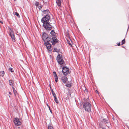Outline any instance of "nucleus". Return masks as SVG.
Listing matches in <instances>:
<instances>
[{
    "label": "nucleus",
    "mask_w": 129,
    "mask_h": 129,
    "mask_svg": "<svg viewBox=\"0 0 129 129\" xmlns=\"http://www.w3.org/2000/svg\"><path fill=\"white\" fill-rule=\"evenodd\" d=\"M42 38L44 40L45 46L46 47L48 51H51L52 50L51 48V40L50 36H48L44 32L43 34Z\"/></svg>",
    "instance_id": "1"
},
{
    "label": "nucleus",
    "mask_w": 129,
    "mask_h": 129,
    "mask_svg": "<svg viewBox=\"0 0 129 129\" xmlns=\"http://www.w3.org/2000/svg\"><path fill=\"white\" fill-rule=\"evenodd\" d=\"M50 34L51 35L50 36L51 40V43L52 45H54L55 44L58 42V40L57 39L56 37L55 36V33L54 30H52L50 32Z\"/></svg>",
    "instance_id": "2"
},
{
    "label": "nucleus",
    "mask_w": 129,
    "mask_h": 129,
    "mask_svg": "<svg viewBox=\"0 0 129 129\" xmlns=\"http://www.w3.org/2000/svg\"><path fill=\"white\" fill-rule=\"evenodd\" d=\"M83 107L84 108L85 111L88 112H91V105L88 102H85L83 104Z\"/></svg>",
    "instance_id": "3"
},
{
    "label": "nucleus",
    "mask_w": 129,
    "mask_h": 129,
    "mask_svg": "<svg viewBox=\"0 0 129 129\" xmlns=\"http://www.w3.org/2000/svg\"><path fill=\"white\" fill-rule=\"evenodd\" d=\"M45 16L41 19V21L43 24L45 23H49L50 17L49 15H44Z\"/></svg>",
    "instance_id": "4"
},
{
    "label": "nucleus",
    "mask_w": 129,
    "mask_h": 129,
    "mask_svg": "<svg viewBox=\"0 0 129 129\" xmlns=\"http://www.w3.org/2000/svg\"><path fill=\"white\" fill-rule=\"evenodd\" d=\"M43 26L47 31H49L52 29V27L50 22L43 24Z\"/></svg>",
    "instance_id": "5"
},
{
    "label": "nucleus",
    "mask_w": 129,
    "mask_h": 129,
    "mask_svg": "<svg viewBox=\"0 0 129 129\" xmlns=\"http://www.w3.org/2000/svg\"><path fill=\"white\" fill-rule=\"evenodd\" d=\"M56 59L57 62L59 64L61 65L64 63V61L60 57L59 54H58L57 57Z\"/></svg>",
    "instance_id": "6"
},
{
    "label": "nucleus",
    "mask_w": 129,
    "mask_h": 129,
    "mask_svg": "<svg viewBox=\"0 0 129 129\" xmlns=\"http://www.w3.org/2000/svg\"><path fill=\"white\" fill-rule=\"evenodd\" d=\"M62 71L63 74L64 75L66 76L69 73V69L67 68L66 67H63Z\"/></svg>",
    "instance_id": "7"
},
{
    "label": "nucleus",
    "mask_w": 129,
    "mask_h": 129,
    "mask_svg": "<svg viewBox=\"0 0 129 129\" xmlns=\"http://www.w3.org/2000/svg\"><path fill=\"white\" fill-rule=\"evenodd\" d=\"M20 119L18 118H15L14 119V122L15 125L18 126L20 125L21 123L20 121Z\"/></svg>",
    "instance_id": "8"
},
{
    "label": "nucleus",
    "mask_w": 129,
    "mask_h": 129,
    "mask_svg": "<svg viewBox=\"0 0 129 129\" xmlns=\"http://www.w3.org/2000/svg\"><path fill=\"white\" fill-rule=\"evenodd\" d=\"M9 36L11 37L12 41L13 42H15L16 41L15 37L14 36V33L10 34H9Z\"/></svg>",
    "instance_id": "9"
},
{
    "label": "nucleus",
    "mask_w": 129,
    "mask_h": 129,
    "mask_svg": "<svg viewBox=\"0 0 129 129\" xmlns=\"http://www.w3.org/2000/svg\"><path fill=\"white\" fill-rule=\"evenodd\" d=\"M67 79V77L66 76L62 77L61 78L62 81L64 83H66Z\"/></svg>",
    "instance_id": "10"
},
{
    "label": "nucleus",
    "mask_w": 129,
    "mask_h": 129,
    "mask_svg": "<svg viewBox=\"0 0 129 129\" xmlns=\"http://www.w3.org/2000/svg\"><path fill=\"white\" fill-rule=\"evenodd\" d=\"M42 12L44 15H49L48 14L50 13L48 10L43 11H42Z\"/></svg>",
    "instance_id": "11"
},
{
    "label": "nucleus",
    "mask_w": 129,
    "mask_h": 129,
    "mask_svg": "<svg viewBox=\"0 0 129 129\" xmlns=\"http://www.w3.org/2000/svg\"><path fill=\"white\" fill-rule=\"evenodd\" d=\"M62 2V0H57L56 2L57 6L59 7L61 6V3Z\"/></svg>",
    "instance_id": "12"
},
{
    "label": "nucleus",
    "mask_w": 129,
    "mask_h": 129,
    "mask_svg": "<svg viewBox=\"0 0 129 129\" xmlns=\"http://www.w3.org/2000/svg\"><path fill=\"white\" fill-rule=\"evenodd\" d=\"M9 85L11 86H13V84H14V81L12 80H10L9 81Z\"/></svg>",
    "instance_id": "13"
},
{
    "label": "nucleus",
    "mask_w": 129,
    "mask_h": 129,
    "mask_svg": "<svg viewBox=\"0 0 129 129\" xmlns=\"http://www.w3.org/2000/svg\"><path fill=\"white\" fill-rule=\"evenodd\" d=\"M9 34L14 33V32H13V29L9 27Z\"/></svg>",
    "instance_id": "14"
},
{
    "label": "nucleus",
    "mask_w": 129,
    "mask_h": 129,
    "mask_svg": "<svg viewBox=\"0 0 129 129\" xmlns=\"http://www.w3.org/2000/svg\"><path fill=\"white\" fill-rule=\"evenodd\" d=\"M60 50L59 49H57L56 48H54L53 52H59Z\"/></svg>",
    "instance_id": "15"
},
{
    "label": "nucleus",
    "mask_w": 129,
    "mask_h": 129,
    "mask_svg": "<svg viewBox=\"0 0 129 129\" xmlns=\"http://www.w3.org/2000/svg\"><path fill=\"white\" fill-rule=\"evenodd\" d=\"M5 74V72L4 71H2L0 72V76H3Z\"/></svg>",
    "instance_id": "16"
},
{
    "label": "nucleus",
    "mask_w": 129,
    "mask_h": 129,
    "mask_svg": "<svg viewBox=\"0 0 129 129\" xmlns=\"http://www.w3.org/2000/svg\"><path fill=\"white\" fill-rule=\"evenodd\" d=\"M104 122L105 123H109V121L108 120L106 119H104L103 120Z\"/></svg>",
    "instance_id": "17"
},
{
    "label": "nucleus",
    "mask_w": 129,
    "mask_h": 129,
    "mask_svg": "<svg viewBox=\"0 0 129 129\" xmlns=\"http://www.w3.org/2000/svg\"><path fill=\"white\" fill-rule=\"evenodd\" d=\"M54 100L55 101V102L57 104L58 103H59L58 101V100L56 98V97H54Z\"/></svg>",
    "instance_id": "18"
},
{
    "label": "nucleus",
    "mask_w": 129,
    "mask_h": 129,
    "mask_svg": "<svg viewBox=\"0 0 129 129\" xmlns=\"http://www.w3.org/2000/svg\"><path fill=\"white\" fill-rule=\"evenodd\" d=\"M12 88L13 90L14 93V94H15H15L16 93V92H17L15 90V89L14 87L13 86L12 87Z\"/></svg>",
    "instance_id": "19"
},
{
    "label": "nucleus",
    "mask_w": 129,
    "mask_h": 129,
    "mask_svg": "<svg viewBox=\"0 0 129 129\" xmlns=\"http://www.w3.org/2000/svg\"><path fill=\"white\" fill-rule=\"evenodd\" d=\"M39 2H36L35 4V5L37 7V6L38 7L39 6Z\"/></svg>",
    "instance_id": "20"
},
{
    "label": "nucleus",
    "mask_w": 129,
    "mask_h": 129,
    "mask_svg": "<svg viewBox=\"0 0 129 129\" xmlns=\"http://www.w3.org/2000/svg\"><path fill=\"white\" fill-rule=\"evenodd\" d=\"M15 14L16 15V16H17L19 18L20 17V16L19 14L18 13H17V12H15Z\"/></svg>",
    "instance_id": "21"
},
{
    "label": "nucleus",
    "mask_w": 129,
    "mask_h": 129,
    "mask_svg": "<svg viewBox=\"0 0 129 129\" xmlns=\"http://www.w3.org/2000/svg\"><path fill=\"white\" fill-rule=\"evenodd\" d=\"M53 74L54 76V77H56L57 76L55 72H53Z\"/></svg>",
    "instance_id": "22"
},
{
    "label": "nucleus",
    "mask_w": 129,
    "mask_h": 129,
    "mask_svg": "<svg viewBox=\"0 0 129 129\" xmlns=\"http://www.w3.org/2000/svg\"><path fill=\"white\" fill-rule=\"evenodd\" d=\"M66 86L68 87H70L71 86V85L70 84H66Z\"/></svg>",
    "instance_id": "23"
},
{
    "label": "nucleus",
    "mask_w": 129,
    "mask_h": 129,
    "mask_svg": "<svg viewBox=\"0 0 129 129\" xmlns=\"http://www.w3.org/2000/svg\"><path fill=\"white\" fill-rule=\"evenodd\" d=\"M125 43V39H124L122 41L121 45H123V44H124Z\"/></svg>",
    "instance_id": "24"
},
{
    "label": "nucleus",
    "mask_w": 129,
    "mask_h": 129,
    "mask_svg": "<svg viewBox=\"0 0 129 129\" xmlns=\"http://www.w3.org/2000/svg\"><path fill=\"white\" fill-rule=\"evenodd\" d=\"M48 128V129H53V127L51 126H49Z\"/></svg>",
    "instance_id": "25"
},
{
    "label": "nucleus",
    "mask_w": 129,
    "mask_h": 129,
    "mask_svg": "<svg viewBox=\"0 0 129 129\" xmlns=\"http://www.w3.org/2000/svg\"><path fill=\"white\" fill-rule=\"evenodd\" d=\"M9 71H11V72H13V71H12L13 68H10L9 69Z\"/></svg>",
    "instance_id": "26"
},
{
    "label": "nucleus",
    "mask_w": 129,
    "mask_h": 129,
    "mask_svg": "<svg viewBox=\"0 0 129 129\" xmlns=\"http://www.w3.org/2000/svg\"><path fill=\"white\" fill-rule=\"evenodd\" d=\"M52 94L54 96V98L56 97V94L54 92L52 93Z\"/></svg>",
    "instance_id": "27"
},
{
    "label": "nucleus",
    "mask_w": 129,
    "mask_h": 129,
    "mask_svg": "<svg viewBox=\"0 0 129 129\" xmlns=\"http://www.w3.org/2000/svg\"><path fill=\"white\" fill-rule=\"evenodd\" d=\"M50 88H51V91L52 93L54 92V91H53V89H52L51 88V86H50Z\"/></svg>",
    "instance_id": "28"
},
{
    "label": "nucleus",
    "mask_w": 129,
    "mask_h": 129,
    "mask_svg": "<svg viewBox=\"0 0 129 129\" xmlns=\"http://www.w3.org/2000/svg\"><path fill=\"white\" fill-rule=\"evenodd\" d=\"M42 5H40L39 7V9H41L42 8Z\"/></svg>",
    "instance_id": "29"
},
{
    "label": "nucleus",
    "mask_w": 129,
    "mask_h": 129,
    "mask_svg": "<svg viewBox=\"0 0 129 129\" xmlns=\"http://www.w3.org/2000/svg\"><path fill=\"white\" fill-rule=\"evenodd\" d=\"M58 81V78L55 79V81L56 82H57Z\"/></svg>",
    "instance_id": "30"
},
{
    "label": "nucleus",
    "mask_w": 129,
    "mask_h": 129,
    "mask_svg": "<svg viewBox=\"0 0 129 129\" xmlns=\"http://www.w3.org/2000/svg\"><path fill=\"white\" fill-rule=\"evenodd\" d=\"M47 105L48 106V107L49 108V109H50V107L49 106V105H48V104H47Z\"/></svg>",
    "instance_id": "31"
},
{
    "label": "nucleus",
    "mask_w": 129,
    "mask_h": 129,
    "mask_svg": "<svg viewBox=\"0 0 129 129\" xmlns=\"http://www.w3.org/2000/svg\"><path fill=\"white\" fill-rule=\"evenodd\" d=\"M0 23H1L2 24L3 23V22L2 21H0Z\"/></svg>",
    "instance_id": "32"
},
{
    "label": "nucleus",
    "mask_w": 129,
    "mask_h": 129,
    "mask_svg": "<svg viewBox=\"0 0 129 129\" xmlns=\"http://www.w3.org/2000/svg\"><path fill=\"white\" fill-rule=\"evenodd\" d=\"M117 45L118 46H120V42L117 44Z\"/></svg>",
    "instance_id": "33"
},
{
    "label": "nucleus",
    "mask_w": 129,
    "mask_h": 129,
    "mask_svg": "<svg viewBox=\"0 0 129 129\" xmlns=\"http://www.w3.org/2000/svg\"><path fill=\"white\" fill-rule=\"evenodd\" d=\"M55 77V79H58L57 76L56 77Z\"/></svg>",
    "instance_id": "34"
},
{
    "label": "nucleus",
    "mask_w": 129,
    "mask_h": 129,
    "mask_svg": "<svg viewBox=\"0 0 129 129\" xmlns=\"http://www.w3.org/2000/svg\"><path fill=\"white\" fill-rule=\"evenodd\" d=\"M69 44L70 45V46L72 47V45L70 43H69Z\"/></svg>",
    "instance_id": "35"
},
{
    "label": "nucleus",
    "mask_w": 129,
    "mask_h": 129,
    "mask_svg": "<svg viewBox=\"0 0 129 129\" xmlns=\"http://www.w3.org/2000/svg\"><path fill=\"white\" fill-rule=\"evenodd\" d=\"M96 93H98V91L97 90H96Z\"/></svg>",
    "instance_id": "36"
},
{
    "label": "nucleus",
    "mask_w": 129,
    "mask_h": 129,
    "mask_svg": "<svg viewBox=\"0 0 129 129\" xmlns=\"http://www.w3.org/2000/svg\"><path fill=\"white\" fill-rule=\"evenodd\" d=\"M20 128V126H19L18 127V129H19Z\"/></svg>",
    "instance_id": "37"
},
{
    "label": "nucleus",
    "mask_w": 129,
    "mask_h": 129,
    "mask_svg": "<svg viewBox=\"0 0 129 129\" xmlns=\"http://www.w3.org/2000/svg\"><path fill=\"white\" fill-rule=\"evenodd\" d=\"M9 94L11 95L12 94L11 93V92H9Z\"/></svg>",
    "instance_id": "38"
},
{
    "label": "nucleus",
    "mask_w": 129,
    "mask_h": 129,
    "mask_svg": "<svg viewBox=\"0 0 129 129\" xmlns=\"http://www.w3.org/2000/svg\"><path fill=\"white\" fill-rule=\"evenodd\" d=\"M49 110H50V111L51 112V113H52V111H51V110L50 109H49Z\"/></svg>",
    "instance_id": "39"
},
{
    "label": "nucleus",
    "mask_w": 129,
    "mask_h": 129,
    "mask_svg": "<svg viewBox=\"0 0 129 129\" xmlns=\"http://www.w3.org/2000/svg\"><path fill=\"white\" fill-rule=\"evenodd\" d=\"M68 43H69H69H69V42H68Z\"/></svg>",
    "instance_id": "40"
},
{
    "label": "nucleus",
    "mask_w": 129,
    "mask_h": 129,
    "mask_svg": "<svg viewBox=\"0 0 129 129\" xmlns=\"http://www.w3.org/2000/svg\"><path fill=\"white\" fill-rule=\"evenodd\" d=\"M123 48L124 47V46H123Z\"/></svg>",
    "instance_id": "41"
},
{
    "label": "nucleus",
    "mask_w": 129,
    "mask_h": 129,
    "mask_svg": "<svg viewBox=\"0 0 129 129\" xmlns=\"http://www.w3.org/2000/svg\"><path fill=\"white\" fill-rule=\"evenodd\" d=\"M86 90V89H85V91Z\"/></svg>",
    "instance_id": "42"
}]
</instances>
